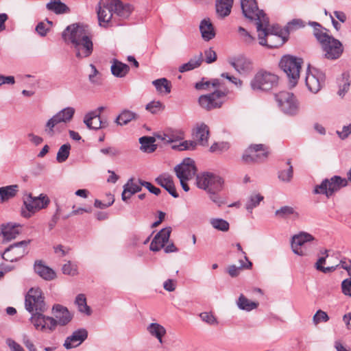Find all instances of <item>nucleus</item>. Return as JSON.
Masks as SVG:
<instances>
[{
  "label": "nucleus",
  "mask_w": 351,
  "mask_h": 351,
  "mask_svg": "<svg viewBox=\"0 0 351 351\" xmlns=\"http://www.w3.org/2000/svg\"><path fill=\"white\" fill-rule=\"evenodd\" d=\"M278 77L267 71L260 70L250 81V87L254 91H269L276 87Z\"/></svg>",
  "instance_id": "20e7f679"
},
{
  "label": "nucleus",
  "mask_w": 351,
  "mask_h": 351,
  "mask_svg": "<svg viewBox=\"0 0 351 351\" xmlns=\"http://www.w3.org/2000/svg\"><path fill=\"white\" fill-rule=\"evenodd\" d=\"M22 342L29 351H37L35 345L26 334L22 335Z\"/></svg>",
  "instance_id": "338daca9"
},
{
  "label": "nucleus",
  "mask_w": 351,
  "mask_h": 351,
  "mask_svg": "<svg viewBox=\"0 0 351 351\" xmlns=\"http://www.w3.org/2000/svg\"><path fill=\"white\" fill-rule=\"evenodd\" d=\"M133 178H130L126 184L123 186V191L121 194L122 200L126 202L131 196L136 193L140 192L142 189V186L138 183L134 182Z\"/></svg>",
  "instance_id": "bb28decb"
},
{
  "label": "nucleus",
  "mask_w": 351,
  "mask_h": 351,
  "mask_svg": "<svg viewBox=\"0 0 351 351\" xmlns=\"http://www.w3.org/2000/svg\"><path fill=\"white\" fill-rule=\"evenodd\" d=\"M28 243H14L2 254V258L10 262L16 261L26 253Z\"/></svg>",
  "instance_id": "6ab92c4d"
},
{
  "label": "nucleus",
  "mask_w": 351,
  "mask_h": 351,
  "mask_svg": "<svg viewBox=\"0 0 351 351\" xmlns=\"http://www.w3.org/2000/svg\"><path fill=\"white\" fill-rule=\"evenodd\" d=\"M156 182L161 187L164 188L173 197L178 198L179 194L177 193L172 177L163 173L155 179Z\"/></svg>",
  "instance_id": "b1692460"
},
{
  "label": "nucleus",
  "mask_w": 351,
  "mask_h": 351,
  "mask_svg": "<svg viewBox=\"0 0 351 351\" xmlns=\"http://www.w3.org/2000/svg\"><path fill=\"white\" fill-rule=\"evenodd\" d=\"M221 191H210L207 193L209 199L215 204L218 207H221L222 205L226 204V198L223 197L219 193Z\"/></svg>",
  "instance_id": "8fccbe9b"
},
{
  "label": "nucleus",
  "mask_w": 351,
  "mask_h": 351,
  "mask_svg": "<svg viewBox=\"0 0 351 351\" xmlns=\"http://www.w3.org/2000/svg\"><path fill=\"white\" fill-rule=\"evenodd\" d=\"M178 179H192L196 173L195 162L190 158H184L182 162L174 167Z\"/></svg>",
  "instance_id": "a211bd4d"
},
{
  "label": "nucleus",
  "mask_w": 351,
  "mask_h": 351,
  "mask_svg": "<svg viewBox=\"0 0 351 351\" xmlns=\"http://www.w3.org/2000/svg\"><path fill=\"white\" fill-rule=\"evenodd\" d=\"M147 330L151 336L156 338L160 343H163L162 337L167 332L163 326L158 323H152L147 326Z\"/></svg>",
  "instance_id": "2f4dec72"
},
{
  "label": "nucleus",
  "mask_w": 351,
  "mask_h": 351,
  "mask_svg": "<svg viewBox=\"0 0 351 351\" xmlns=\"http://www.w3.org/2000/svg\"><path fill=\"white\" fill-rule=\"evenodd\" d=\"M53 317L58 325L64 326L67 325L72 319L73 315L69 311L68 308L60 304H54L52 307Z\"/></svg>",
  "instance_id": "412c9836"
},
{
  "label": "nucleus",
  "mask_w": 351,
  "mask_h": 351,
  "mask_svg": "<svg viewBox=\"0 0 351 351\" xmlns=\"http://www.w3.org/2000/svg\"><path fill=\"white\" fill-rule=\"evenodd\" d=\"M168 133L169 138L172 140V143L182 140L184 138V133L181 130H168Z\"/></svg>",
  "instance_id": "e2e57ef3"
},
{
  "label": "nucleus",
  "mask_w": 351,
  "mask_h": 351,
  "mask_svg": "<svg viewBox=\"0 0 351 351\" xmlns=\"http://www.w3.org/2000/svg\"><path fill=\"white\" fill-rule=\"evenodd\" d=\"M138 115L129 110H123L116 118L115 123L119 125H125L128 124L132 120H136Z\"/></svg>",
  "instance_id": "72a5a7b5"
},
{
  "label": "nucleus",
  "mask_w": 351,
  "mask_h": 351,
  "mask_svg": "<svg viewBox=\"0 0 351 351\" xmlns=\"http://www.w3.org/2000/svg\"><path fill=\"white\" fill-rule=\"evenodd\" d=\"M210 223L213 228L220 231H227L229 229V223L221 218L210 219Z\"/></svg>",
  "instance_id": "49530a36"
},
{
  "label": "nucleus",
  "mask_w": 351,
  "mask_h": 351,
  "mask_svg": "<svg viewBox=\"0 0 351 351\" xmlns=\"http://www.w3.org/2000/svg\"><path fill=\"white\" fill-rule=\"evenodd\" d=\"M315 238L313 235L304 231H301L291 237L290 241H313Z\"/></svg>",
  "instance_id": "864d4df0"
},
{
  "label": "nucleus",
  "mask_w": 351,
  "mask_h": 351,
  "mask_svg": "<svg viewBox=\"0 0 351 351\" xmlns=\"http://www.w3.org/2000/svg\"><path fill=\"white\" fill-rule=\"evenodd\" d=\"M252 263L248 260L245 255L243 259L239 260V265H232L228 268V273L231 277H237L239 275L241 271L243 269H250Z\"/></svg>",
  "instance_id": "7c9ffc66"
},
{
  "label": "nucleus",
  "mask_w": 351,
  "mask_h": 351,
  "mask_svg": "<svg viewBox=\"0 0 351 351\" xmlns=\"http://www.w3.org/2000/svg\"><path fill=\"white\" fill-rule=\"evenodd\" d=\"M5 343L11 351H25L19 343L11 338L7 339Z\"/></svg>",
  "instance_id": "69168bd1"
},
{
  "label": "nucleus",
  "mask_w": 351,
  "mask_h": 351,
  "mask_svg": "<svg viewBox=\"0 0 351 351\" xmlns=\"http://www.w3.org/2000/svg\"><path fill=\"white\" fill-rule=\"evenodd\" d=\"M114 8L112 0H101L99 3L97 16L100 26L108 27L113 25Z\"/></svg>",
  "instance_id": "dca6fc26"
},
{
  "label": "nucleus",
  "mask_w": 351,
  "mask_h": 351,
  "mask_svg": "<svg viewBox=\"0 0 351 351\" xmlns=\"http://www.w3.org/2000/svg\"><path fill=\"white\" fill-rule=\"evenodd\" d=\"M199 31L202 38L205 41H209L215 36L214 27L210 19H204L199 24Z\"/></svg>",
  "instance_id": "cd10ccee"
},
{
  "label": "nucleus",
  "mask_w": 351,
  "mask_h": 351,
  "mask_svg": "<svg viewBox=\"0 0 351 351\" xmlns=\"http://www.w3.org/2000/svg\"><path fill=\"white\" fill-rule=\"evenodd\" d=\"M35 272L45 280H51L56 278V272L42 261H36L34 265Z\"/></svg>",
  "instance_id": "a878e982"
},
{
  "label": "nucleus",
  "mask_w": 351,
  "mask_h": 351,
  "mask_svg": "<svg viewBox=\"0 0 351 351\" xmlns=\"http://www.w3.org/2000/svg\"><path fill=\"white\" fill-rule=\"evenodd\" d=\"M114 14L121 19H127L130 15L132 8L130 4H123L119 0H112Z\"/></svg>",
  "instance_id": "c85d7f7f"
},
{
  "label": "nucleus",
  "mask_w": 351,
  "mask_h": 351,
  "mask_svg": "<svg viewBox=\"0 0 351 351\" xmlns=\"http://www.w3.org/2000/svg\"><path fill=\"white\" fill-rule=\"evenodd\" d=\"M303 27H304V23L301 19H293L287 23L285 32L286 34H289L290 31Z\"/></svg>",
  "instance_id": "4d7b16f0"
},
{
  "label": "nucleus",
  "mask_w": 351,
  "mask_h": 351,
  "mask_svg": "<svg viewBox=\"0 0 351 351\" xmlns=\"http://www.w3.org/2000/svg\"><path fill=\"white\" fill-rule=\"evenodd\" d=\"M264 199L263 196L260 193H252L247 199L245 203V208L250 212L252 213L254 208L258 206L261 201Z\"/></svg>",
  "instance_id": "4c0bfd02"
},
{
  "label": "nucleus",
  "mask_w": 351,
  "mask_h": 351,
  "mask_svg": "<svg viewBox=\"0 0 351 351\" xmlns=\"http://www.w3.org/2000/svg\"><path fill=\"white\" fill-rule=\"evenodd\" d=\"M87 337L88 331L85 328L77 329L66 338L63 346L67 350L76 348L81 345Z\"/></svg>",
  "instance_id": "aec40b11"
},
{
  "label": "nucleus",
  "mask_w": 351,
  "mask_h": 351,
  "mask_svg": "<svg viewBox=\"0 0 351 351\" xmlns=\"http://www.w3.org/2000/svg\"><path fill=\"white\" fill-rule=\"evenodd\" d=\"M197 186L206 191H222L224 185L223 179L217 174L204 172L197 176Z\"/></svg>",
  "instance_id": "1a4fd4ad"
},
{
  "label": "nucleus",
  "mask_w": 351,
  "mask_h": 351,
  "mask_svg": "<svg viewBox=\"0 0 351 351\" xmlns=\"http://www.w3.org/2000/svg\"><path fill=\"white\" fill-rule=\"evenodd\" d=\"M256 31L259 44L262 46L276 48L281 46L286 40L285 30L280 29L278 25L270 27L269 19L267 24L263 26L262 29Z\"/></svg>",
  "instance_id": "f03ea898"
},
{
  "label": "nucleus",
  "mask_w": 351,
  "mask_h": 351,
  "mask_svg": "<svg viewBox=\"0 0 351 351\" xmlns=\"http://www.w3.org/2000/svg\"><path fill=\"white\" fill-rule=\"evenodd\" d=\"M324 57L328 60H337L341 57L343 52V46L340 40L329 35L321 43Z\"/></svg>",
  "instance_id": "9b49d317"
},
{
  "label": "nucleus",
  "mask_w": 351,
  "mask_h": 351,
  "mask_svg": "<svg viewBox=\"0 0 351 351\" xmlns=\"http://www.w3.org/2000/svg\"><path fill=\"white\" fill-rule=\"evenodd\" d=\"M278 106L285 114L295 115L299 111V102L292 93L281 91L275 95Z\"/></svg>",
  "instance_id": "9d476101"
},
{
  "label": "nucleus",
  "mask_w": 351,
  "mask_h": 351,
  "mask_svg": "<svg viewBox=\"0 0 351 351\" xmlns=\"http://www.w3.org/2000/svg\"><path fill=\"white\" fill-rule=\"evenodd\" d=\"M197 145L195 141H184L178 145H173L172 149L184 151V150H194Z\"/></svg>",
  "instance_id": "3c124183"
},
{
  "label": "nucleus",
  "mask_w": 351,
  "mask_h": 351,
  "mask_svg": "<svg viewBox=\"0 0 351 351\" xmlns=\"http://www.w3.org/2000/svg\"><path fill=\"white\" fill-rule=\"evenodd\" d=\"M21 231L22 226L19 223L9 222L1 226V234L5 241L15 239Z\"/></svg>",
  "instance_id": "5701e85b"
},
{
  "label": "nucleus",
  "mask_w": 351,
  "mask_h": 351,
  "mask_svg": "<svg viewBox=\"0 0 351 351\" xmlns=\"http://www.w3.org/2000/svg\"><path fill=\"white\" fill-rule=\"evenodd\" d=\"M241 7L244 16L254 22L256 30H261L268 23V16L258 7L256 0H241Z\"/></svg>",
  "instance_id": "7ed1b4c3"
},
{
  "label": "nucleus",
  "mask_w": 351,
  "mask_h": 351,
  "mask_svg": "<svg viewBox=\"0 0 351 351\" xmlns=\"http://www.w3.org/2000/svg\"><path fill=\"white\" fill-rule=\"evenodd\" d=\"M329 320L328 314L322 310H318L313 315V322L315 325H317L320 322H326Z\"/></svg>",
  "instance_id": "13d9d810"
},
{
  "label": "nucleus",
  "mask_w": 351,
  "mask_h": 351,
  "mask_svg": "<svg viewBox=\"0 0 351 351\" xmlns=\"http://www.w3.org/2000/svg\"><path fill=\"white\" fill-rule=\"evenodd\" d=\"M227 88L215 90L211 93L201 95L198 99L199 106L207 111L219 108L225 101V97L228 94Z\"/></svg>",
  "instance_id": "0eeeda50"
},
{
  "label": "nucleus",
  "mask_w": 351,
  "mask_h": 351,
  "mask_svg": "<svg viewBox=\"0 0 351 351\" xmlns=\"http://www.w3.org/2000/svg\"><path fill=\"white\" fill-rule=\"evenodd\" d=\"M62 38L71 49L75 57L83 59L89 57L93 51V43L86 29L79 23L68 25L62 33Z\"/></svg>",
  "instance_id": "f257e3e1"
},
{
  "label": "nucleus",
  "mask_w": 351,
  "mask_h": 351,
  "mask_svg": "<svg viewBox=\"0 0 351 351\" xmlns=\"http://www.w3.org/2000/svg\"><path fill=\"white\" fill-rule=\"evenodd\" d=\"M50 203V199L45 194L41 193L38 197H33L29 193L23 199V204L29 213H34L45 208Z\"/></svg>",
  "instance_id": "f3484780"
},
{
  "label": "nucleus",
  "mask_w": 351,
  "mask_h": 351,
  "mask_svg": "<svg viewBox=\"0 0 351 351\" xmlns=\"http://www.w3.org/2000/svg\"><path fill=\"white\" fill-rule=\"evenodd\" d=\"M233 4V0H217L216 3V12L217 14L224 18L230 14Z\"/></svg>",
  "instance_id": "473e14b6"
},
{
  "label": "nucleus",
  "mask_w": 351,
  "mask_h": 351,
  "mask_svg": "<svg viewBox=\"0 0 351 351\" xmlns=\"http://www.w3.org/2000/svg\"><path fill=\"white\" fill-rule=\"evenodd\" d=\"M171 232V227L165 228L155 234L152 241H169Z\"/></svg>",
  "instance_id": "09e8293b"
},
{
  "label": "nucleus",
  "mask_w": 351,
  "mask_h": 351,
  "mask_svg": "<svg viewBox=\"0 0 351 351\" xmlns=\"http://www.w3.org/2000/svg\"><path fill=\"white\" fill-rule=\"evenodd\" d=\"M326 75L322 71L316 68H308L305 79L306 85L313 93H318L325 82Z\"/></svg>",
  "instance_id": "2eb2a0df"
},
{
  "label": "nucleus",
  "mask_w": 351,
  "mask_h": 351,
  "mask_svg": "<svg viewBox=\"0 0 351 351\" xmlns=\"http://www.w3.org/2000/svg\"><path fill=\"white\" fill-rule=\"evenodd\" d=\"M302 63L301 58H296L290 55L284 56L280 61V67L287 74L291 88L295 87L298 84Z\"/></svg>",
  "instance_id": "39448f33"
},
{
  "label": "nucleus",
  "mask_w": 351,
  "mask_h": 351,
  "mask_svg": "<svg viewBox=\"0 0 351 351\" xmlns=\"http://www.w3.org/2000/svg\"><path fill=\"white\" fill-rule=\"evenodd\" d=\"M287 165H289V168L286 170H282L278 173V178L285 182H289L293 178V167L291 165L290 160L287 161Z\"/></svg>",
  "instance_id": "603ef678"
},
{
  "label": "nucleus",
  "mask_w": 351,
  "mask_h": 351,
  "mask_svg": "<svg viewBox=\"0 0 351 351\" xmlns=\"http://www.w3.org/2000/svg\"><path fill=\"white\" fill-rule=\"evenodd\" d=\"M152 84L155 86L158 92L162 93H169L171 92V84L167 79L162 77L152 82Z\"/></svg>",
  "instance_id": "58836bf2"
},
{
  "label": "nucleus",
  "mask_w": 351,
  "mask_h": 351,
  "mask_svg": "<svg viewBox=\"0 0 351 351\" xmlns=\"http://www.w3.org/2000/svg\"><path fill=\"white\" fill-rule=\"evenodd\" d=\"M228 62L240 74H247L253 69L251 60L243 56L232 58Z\"/></svg>",
  "instance_id": "4be33fe9"
},
{
  "label": "nucleus",
  "mask_w": 351,
  "mask_h": 351,
  "mask_svg": "<svg viewBox=\"0 0 351 351\" xmlns=\"http://www.w3.org/2000/svg\"><path fill=\"white\" fill-rule=\"evenodd\" d=\"M155 138L152 136H143L139 138L141 144V150L147 153H152L156 149V145L154 144Z\"/></svg>",
  "instance_id": "c9c22d12"
},
{
  "label": "nucleus",
  "mask_w": 351,
  "mask_h": 351,
  "mask_svg": "<svg viewBox=\"0 0 351 351\" xmlns=\"http://www.w3.org/2000/svg\"><path fill=\"white\" fill-rule=\"evenodd\" d=\"M210 85H212V86L214 88H219L221 89L223 88H222V82L219 79H213L210 81H206V82H204V79H203L202 81L197 82L195 84V87L197 90H201V89L206 90L210 87Z\"/></svg>",
  "instance_id": "c03bdc74"
},
{
  "label": "nucleus",
  "mask_w": 351,
  "mask_h": 351,
  "mask_svg": "<svg viewBox=\"0 0 351 351\" xmlns=\"http://www.w3.org/2000/svg\"><path fill=\"white\" fill-rule=\"evenodd\" d=\"M321 254L323 255L319 258L317 263H315V267L317 270L322 271L324 274L330 273L336 269V266H330V267H323L322 265L325 263L326 258L328 257V251L326 250H324V252H321Z\"/></svg>",
  "instance_id": "79ce46f5"
},
{
  "label": "nucleus",
  "mask_w": 351,
  "mask_h": 351,
  "mask_svg": "<svg viewBox=\"0 0 351 351\" xmlns=\"http://www.w3.org/2000/svg\"><path fill=\"white\" fill-rule=\"evenodd\" d=\"M201 319L210 325H217L218 324L216 317L209 312H203L199 314Z\"/></svg>",
  "instance_id": "680f3d73"
},
{
  "label": "nucleus",
  "mask_w": 351,
  "mask_h": 351,
  "mask_svg": "<svg viewBox=\"0 0 351 351\" xmlns=\"http://www.w3.org/2000/svg\"><path fill=\"white\" fill-rule=\"evenodd\" d=\"M294 213V210L292 207L289 206H285L278 209L275 212V215L277 217L281 218H285Z\"/></svg>",
  "instance_id": "bf43d9fd"
},
{
  "label": "nucleus",
  "mask_w": 351,
  "mask_h": 351,
  "mask_svg": "<svg viewBox=\"0 0 351 351\" xmlns=\"http://www.w3.org/2000/svg\"><path fill=\"white\" fill-rule=\"evenodd\" d=\"M71 145L69 143L62 145L58 149L56 160L58 162H65L69 156Z\"/></svg>",
  "instance_id": "a18cd8bd"
},
{
  "label": "nucleus",
  "mask_w": 351,
  "mask_h": 351,
  "mask_svg": "<svg viewBox=\"0 0 351 351\" xmlns=\"http://www.w3.org/2000/svg\"><path fill=\"white\" fill-rule=\"evenodd\" d=\"M164 108L162 103L159 101H152L145 106V109L152 114L158 113L159 111L162 110Z\"/></svg>",
  "instance_id": "6e6d98bb"
},
{
  "label": "nucleus",
  "mask_w": 351,
  "mask_h": 351,
  "mask_svg": "<svg viewBox=\"0 0 351 351\" xmlns=\"http://www.w3.org/2000/svg\"><path fill=\"white\" fill-rule=\"evenodd\" d=\"M112 63L110 68L111 73L117 77H125L130 71V67L128 64L117 59H113Z\"/></svg>",
  "instance_id": "c756f323"
},
{
  "label": "nucleus",
  "mask_w": 351,
  "mask_h": 351,
  "mask_svg": "<svg viewBox=\"0 0 351 351\" xmlns=\"http://www.w3.org/2000/svg\"><path fill=\"white\" fill-rule=\"evenodd\" d=\"M138 182L142 186L145 187L150 193L156 195H158L161 192V190L159 188L154 186L149 182L144 181L141 179H138Z\"/></svg>",
  "instance_id": "0e129e2a"
},
{
  "label": "nucleus",
  "mask_w": 351,
  "mask_h": 351,
  "mask_svg": "<svg viewBox=\"0 0 351 351\" xmlns=\"http://www.w3.org/2000/svg\"><path fill=\"white\" fill-rule=\"evenodd\" d=\"M341 289L344 295L351 296V278L343 280Z\"/></svg>",
  "instance_id": "774afa93"
},
{
  "label": "nucleus",
  "mask_w": 351,
  "mask_h": 351,
  "mask_svg": "<svg viewBox=\"0 0 351 351\" xmlns=\"http://www.w3.org/2000/svg\"><path fill=\"white\" fill-rule=\"evenodd\" d=\"M45 312L33 313L29 319L34 328L43 332L51 333L56 329L55 319L44 315Z\"/></svg>",
  "instance_id": "ddd939ff"
},
{
  "label": "nucleus",
  "mask_w": 351,
  "mask_h": 351,
  "mask_svg": "<svg viewBox=\"0 0 351 351\" xmlns=\"http://www.w3.org/2000/svg\"><path fill=\"white\" fill-rule=\"evenodd\" d=\"M75 113V109L72 107H66L49 119L45 124V131L49 136L55 134V128L62 123L69 122Z\"/></svg>",
  "instance_id": "f8f14e48"
},
{
  "label": "nucleus",
  "mask_w": 351,
  "mask_h": 351,
  "mask_svg": "<svg viewBox=\"0 0 351 351\" xmlns=\"http://www.w3.org/2000/svg\"><path fill=\"white\" fill-rule=\"evenodd\" d=\"M238 307L246 311H250L258 306V303L249 300L243 294H241L237 300Z\"/></svg>",
  "instance_id": "ea45409f"
},
{
  "label": "nucleus",
  "mask_w": 351,
  "mask_h": 351,
  "mask_svg": "<svg viewBox=\"0 0 351 351\" xmlns=\"http://www.w3.org/2000/svg\"><path fill=\"white\" fill-rule=\"evenodd\" d=\"M104 106H99L96 110L87 113L84 119V123L86 124V125H88L90 119H96L98 117H101V113L104 111Z\"/></svg>",
  "instance_id": "5fc2aeb1"
},
{
  "label": "nucleus",
  "mask_w": 351,
  "mask_h": 351,
  "mask_svg": "<svg viewBox=\"0 0 351 351\" xmlns=\"http://www.w3.org/2000/svg\"><path fill=\"white\" fill-rule=\"evenodd\" d=\"M348 181L338 176H334L330 179H324L320 184L317 185L314 193L323 194L327 197H331L335 192L347 186Z\"/></svg>",
  "instance_id": "6e6552de"
},
{
  "label": "nucleus",
  "mask_w": 351,
  "mask_h": 351,
  "mask_svg": "<svg viewBox=\"0 0 351 351\" xmlns=\"http://www.w3.org/2000/svg\"><path fill=\"white\" fill-rule=\"evenodd\" d=\"M208 135L209 129L205 123L197 125L193 132L194 141L197 143V145L202 146L207 145Z\"/></svg>",
  "instance_id": "393cba45"
},
{
  "label": "nucleus",
  "mask_w": 351,
  "mask_h": 351,
  "mask_svg": "<svg viewBox=\"0 0 351 351\" xmlns=\"http://www.w3.org/2000/svg\"><path fill=\"white\" fill-rule=\"evenodd\" d=\"M18 185H10L0 187V202H3L15 196L18 191Z\"/></svg>",
  "instance_id": "e433bc0d"
},
{
  "label": "nucleus",
  "mask_w": 351,
  "mask_h": 351,
  "mask_svg": "<svg viewBox=\"0 0 351 351\" xmlns=\"http://www.w3.org/2000/svg\"><path fill=\"white\" fill-rule=\"evenodd\" d=\"M25 307L32 315L47 310L43 293L39 287H32L28 291L25 295Z\"/></svg>",
  "instance_id": "423d86ee"
},
{
  "label": "nucleus",
  "mask_w": 351,
  "mask_h": 351,
  "mask_svg": "<svg viewBox=\"0 0 351 351\" xmlns=\"http://www.w3.org/2000/svg\"><path fill=\"white\" fill-rule=\"evenodd\" d=\"M75 303L77 304L79 311L88 315H90L91 311L86 304L85 295L82 293L78 294L75 298Z\"/></svg>",
  "instance_id": "37998d69"
},
{
  "label": "nucleus",
  "mask_w": 351,
  "mask_h": 351,
  "mask_svg": "<svg viewBox=\"0 0 351 351\" xmlns=\"http://www.w3.org/2000/svg\"><path fill=\"white\" fill-rule=\"evenodd\" d=\"M267 148L263 144L251 145L242 156V160L245 163L260 162L268 156Z\"/></svg>",
  "instance_id": "4468645a"
},
{
  "label": "nucleus",
  "mask_w": 351,
  "mask_h": 351,
  "mask_svg": "<svg viewBox=\"0 0 351 351\" xmlns=\"http://www.w3.org/2000/svg\"><path fill=\"white\" fill-rule=\"evenodd\" d=\"M62 272L64 274L69 276H75L77 274V266L75 264L71 263L69 261L67 263H65L62 268Z\"/></svg>",
  "instance_id": "052dcab7"
},
{
  "label": "nucleus",
  "mask_w": 351,
  "mask_h": 351,
  "mask_svg": "<svg viewBox=\"0 0 351 351\" xmlns=\"http://www.w3.org/2000/svg\"><path fill=\"white\" fill-rule=\"evenodd\" d=\"M46 8L48 10L53 12L56 14L66 13L69 11L67 5L60 0H51L47 3Z\"/></svg>",
  "instance_id": "f704fd0d"
},
{
  "label": "nucleus",
  "mask_w": 351,
  "mask_h": 351,
  "mask_svg": "<svg viewBox=\"0 0 351 351\" xmlns=\"http://www.w3.org/2000/svg\"><path fill=\"white\" fill-rule=\"evenodd\" d=\"M291 247L293 252L299 256H306L309 251L306 243H291Z\"/></svg>",
  "instance_id": "de8ad7c7"
},
{
  "label": "nucleus",
  "mask_w": 351,
  "mask_h": 351,
  "mask_svg": "<svg viewBox=\"0 0 351 351\" xmlns=\"http://www.w3.org/2000/svg\"><path fill=\"white\" fill-rule=\"evenodd\" d=\"M310 25L313 27V35L319 43L329 36L327 33L328 30L322 27L319 23L317 22H311Z\"/></svg>",
  "instance_id": "a19ab883"
}]
</instances>
